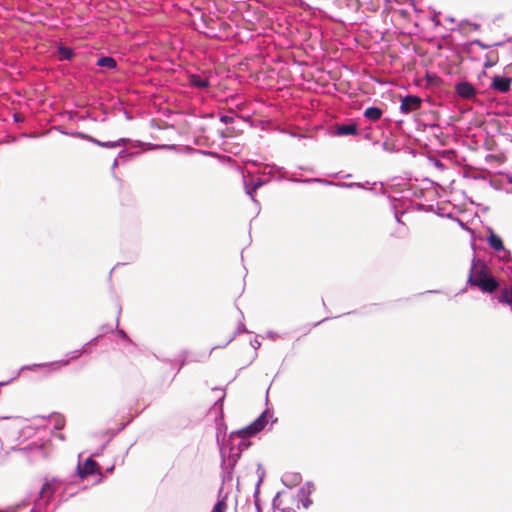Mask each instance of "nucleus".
I'll use <instances>...</instances> for the list:
<instances>
[{"mask_svg":"<svg viewBox=\"0 0 512 512\" xmlns=\"http://www.w3.org/2000/svg\"><path fill=\"white\" fill-rule=\"evenodd\" d=\"M468 283L486 293L494 292L499 286L496 279L491 275L490 269L482 261H477L472 264Z\"/></svg>","mask_w":512,"mask_h":512,"instance_id":"obj_1","label":"nucleus"},{"mask_svg":"<svg viewBox=\"0 0 512 512\" xmlns=\"http://www.w3.org/2000/svg\"><path fill=\"white\" fill-rule=\"evenodd\" d=\"M267 424V420L264 414L259 416L254 422L250 425L238 430L235 432L239 438L246 439L252 436H255L257 433L262 431Z\"/></svg>","mask_w":512,"mask_h":512,"instance_id":"obj_2","label":"nucleus"},{"mask_svg":"<svg viewBox=\"0 0 512 512\" xmlns=\"http://www.w3.org/2000/svg\"><path fill=\"white\" fill-rule=\"evenodd\" d=\"M100 473V467L92 458L86 459L82 464L77 467V474L81 479H85L90 475Z\"/></svg>","mask_w":512,"mask_h":512,"instance_id":"obj_3","label":"nucleus"},{"mask_svg":"<svg viewBox=\"0 0 512 512\" xmlns=\"http://www.w3.org/2000/svg\"><path fill=\"white\" fill-rule=\"evenodd\" d=\"M422 99L416 95H408L401 100L400 110L404 114L417 111L421 108Z\"/></svg>","mask_w":512,"mask_h":512,"instance_id":"obj_4","label":"nucleus"},{"mask_svg":"<svg viewBox=\"0 0 512 512\" xmlns=\"http://www.w3.org/2000/svg\"><path fill=\"white\" fill-rule=\"evenodd\" d=\"M511 79L504 76L495 75L492 78L491 88L500 92L506 93L510 90Z\"/></svg>","mask_w":512,"mask_h":512,"instance_id":"obj_5","label":"nucleus"},{"mask_svg":"<svg viewBox=\"0 0 512 512\" xmlns=\"http://www.w3.org/2000/svg\"><path fill=\"white\" fill-rule=\"evenodd\" d=\"M456 91L459 96L465 99H470L475 96L476 91L472 84L468 82H461L456 86Z\"/></svg>","mask_w":512,"mask_h":512,"instance_id":"obj_6","label":"nucleus"},{"mask_svg":"<svg viewBox=\"0 0 512 512\" xmlns=\"http://www.w3.org/2000/svg\"><path fill=\"white\" fill-rule=\"evenodd\" d=\"M358 127L356 123H348V124H340L336 126V135L338 136H348V135H357Z\"/></svg>","mask_w":512,"mask_h":512,"instance_id":"obj_7","label":"nucleus"},{"mask_svg":"<svg viewBox=\"0 0 512 512\" xmlns=\"http://www.w3.org/2000/svg\"><path fill=\"white\" fill-rule=\"evenodd\" d=\"M383 115V110L379 107H368L364 111V116L370 121H378Z\"/></svg>","mask_w":512,"mask_h":512,"instance_id":"obj_8","label":"nucleus"},{"mask_svg":"<svg viewBox=\"0 0 512 512\" xmlns=\"http://www.w3.org/2000/svg\"><path fill=\"white\" fill-rule=\"evenodd\" d=\"M487 242L491 248L495 251H501L504 249L502 239L495 233L491 232L487 238Z\"/></svg>","mask_w":512,"mask_h":512,"instance_id":"obj_9","label":"nucleus"},{"mask_svg":"<svg viewBox=\"0 0 512 512\" xmlns=\"http://www.w3.org/2000/svg\"><path fill=\"white\" fill-rule=\"evenodd\" d=\"M498 300L501 303L512 305V286L503 288L500 292Z\"/></svg>","mask_w":512,"mask_h":512,"instance_id":"obj_10","label":"nucleus"},{"mask_svg":"<svg viewBox=\"0 0 512 512\" xmlns=\"http://www.w3.org/2000/svg\"><path fill=\"white\" fill-rule=\"evenodd\" d=\"M190 83L197 88L205 89L209 86V81L206 78H202L198 75L190 76Z\"/></svg>","mask_w":512,"mask_h":512,"instance_id":"obj_11","label":"nucleus"},{"mask_svg":"<svg viewBox=\"0 0 512 512\" xmlns=\"http://www.w3.org/2000/svg\"><path fill=\"white\" fill-rule=\"evenodd\" d=\"M97 65L100 67H106L108 69H114L117 65L116 60L112 57H101L97 61Z\"/></svg>","mask_w":512,"mask_h":512,"instance_id":"obj_12","label":"nucleus"},{"mask_svg":"<svg viewBox=\"0 0 512 512\" xmlns=\"http://www.w3.org/2000/svg\"><path fill=\"white\" fill-rule=\"evenodd\" d=\"M68 364H69V360H59V361L52 362V363L38 364L36 366L37 367H42V368L56 370V369H59L61 367L67 366Z\"/></svg>","mask_w":512,"mask_h":512,"instance_id":"obj_13","label":"nucleus"},{"mask_svg":"<svg viewBox=\"0 0 512 512\" xmlns=\"http://www.w3.org/2000/svg\"><path fill=\"white\" fill-rule=\"evenodd\" d=\"M87 139L91 142H93L94 144L100 146V147H104V148H114V147H117L120 145V143L117 141V142H102V141H99L93 137H90V136H87Z\"/></svg>","mask_w":512,"mask_h":512,"instance_id":"obj_14","label":"nucleus"},{"mask_svg":"<svg viewBox=\"0 0 512 512\" xmlns=\"http://www.w3.org/2000/svg\"><path fill=\"white\" fill-rule=\"evenodd\" d=\"M58 53L61 60H69L73 56L72 49L68 47H60Z\"/></svg>","mask_w":512,"mask_h":512,"instance_id":"obj_15","label":"nucleus"},{"mask_svg":"<svg viewBox=\"0 0 512 512\" xmlns=\"http://www.w3.org/2000/svg\"><path fill=\"white\" fill-rule=\"evenodd\" d=\"M227 509V503L225 499L218 501L213 507L211 512H225Z\"/></svg>","mask_w":512,"mask_h":512,"instance_id":"obj_16","label":"nucleus"},{"mask_svg":"<svg viewBox=\"0 0 512 512\" xmlns=\"http://www.w3.org/2000/svg\"><path fill=\"white\" fill-rule=\"evenodd\" d=\"M221 121L227 124V123H229L231 121V118L228 117V116H224V117L221 118Z\"/></svg>","mask_w":512,"mask_h":512,"instance_id":"obj_17","label":"nucleus"}]
</instances>
